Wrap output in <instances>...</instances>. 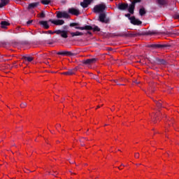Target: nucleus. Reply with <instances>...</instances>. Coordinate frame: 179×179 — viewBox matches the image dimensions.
Wrapping results in <instances>:
<instances>
[{
	"label": "nucleus",
	"instance_id": "ddd939ff",
	"mask_svg": "<svg viewBox=\"0 0 179 179\" xmlns=\"http://www.w3.org/2000/svg\"><path fill=\"white\" fill-rule=\"evenodd\" d=\"M126 36L127 37H140V36H143V34L141 32H132L127 34Z\"/></svg>",
	"mask_w": 179,
	"mask_h": 179
},
{
	"label": "nucleus",
	"instance_id": "f257e3e1",
	"mask_svg": "<svg viewBox=\"0 0 179 179\" xmlns=\"http://www.w3.org/2000/svg\"><path fill=\"white\" fill-rule=\"evenodd\" d=\"M70 27H74L77 30H90L92 27L90 25H85V27H80V24L79 22H71L69 24Z\"/></svg>",
	"mask_w": 179,
	"mask_h": 179
},
{
	"label": "nucleus",
	"instance_id": "4c0bfd02",
	"mask_svg": "<svg viewBox=\"0 0 179 179\" xmlns=\"http://www.w3.org/2000/svg\"><path fill=\"white\" fill-rule=\"evenodd\" d=\"M94 79H95V80H96V82H99V79L97 78V76H94Z\"/></svg>",
	"mask_w": 179,
	"mask_h": 179
},
{
	"label": "nucleus",
	"instance_id": "dca6fc26",
	"mask_svg": "<svg viewBox=\"0 0 179 179\" xmlns=\"http://www.w3.org/2000/svg\"><path fill=\"white\" fill-rule=\"evenodd\" d=\"M97 61L96 58H92V59H87L84 62V64L85 65H90V64H94Z\"/></svg>",
	"mask_w": 179,
	"mask_h": 179
},
{
	"label": "nucleus",
	"instance_id": "473e14b6",
	"mask_svg": "<svg viewBox=\"0 0 179 179\" xmlns=\"http://www.w3.org/2000/svg\"><path fill=\"white\" fill-rule=\"evenodd\" d=\"M124 16L125 17H128L129 20H131V18H132V17H131V13L125 14Z\"/></svg>",
	"mask_w": 179,
	"mask_h": 179
},
{
	"label": "nucleus",
	"instance_id": "ea45409f",
	"mask_svg": "<svg viewBox=\"0 0 179 179\" xmlns=\"http://www.w3.org/2000/svg\"><path fill=\"white\" fill-rule=\"evenodd\" d=\"M134 83H136V85H139L141 83V82L136 80H134Z\"/></svg>",
	"mask_w": 179,
	"mask_h": 179
},
{
	"label": "nucleus",
	"instance_id": "b1692460",
	"mask_svg": "<svg viewBox=\"0 0 179 179\" xmlns=\"http://www.w3.org/2000/svg\"><path fill=\"white\" fill-rule=\"evenodd\" d=\"M91 29L88 30H93V31H100V28L97 25H94V27L90 26Z\"/></svg>",
	"mask_w": 179,
	"mask_h": 179
},
{
	"label": "nucleus",
	"instance_id": "e433bc0d",
	"mask_svg": "<svg viewBox=\"0 0 179 179\" xmlns=\"http://www.w3.org/2000/svg\"><path fill=\"white\" fill-rule=\"evenodd\" d=\"M134 157H135L136 159H139V153H136L134 155Z\"/></svg>",
	"mask_w": 179,
	"mask_h": 179
},
{
	"label": "nucleus",
	"instance_id": "4be33fe9",
	"mask_svg": "<svg viewBox=\"0 0 179 179\" xmlns=\"http://www.w3.org/2000/svg\"><path fill=\"white\" fill-rule=\"evenodd\" d=\"M71 37H76V36H83V33L80 32V31H76V32H71Z\"/></svg>",
	"mask_w": 179,
	"mask_h": 179
},
{
	"label": "nucleus",
	"instance_id": "aec40b11",
	"mask_svg": "<svg viewBox=\"0 0 179 179\" xmlns=\"http://www.w3.org/2000/svg\"><path fill=\"white\" fill-rule=\"evenodd\" d=\"M10 2V0H1L0 8H3V6H6V5H8Z\"/></svg>",
	"mask_w": 179,
	"mask_h": 179
},
{
	"label": "nucleus",
	"instance_id": "a19ab883",
	"mask_svg": "<svg viewBox=\"0 0 179 179\" xmlns=\"http://www.w3.org/2000/svg\"><path fill=\"white\" fill-rule=\"evenodd\" d=\"M48 22H50L52 23V22H55V20H51V19H50V20H48Z\"/></svg>",
	"mask_w": 179,
	"mask_h": 179
},
{
	"label": "nucleus",
	"instance_id": "49530a36",
	"mask_svg": "<svg viewBox=\"0 0 179 179\" xmlns=\"http://www.w3.org/2000/svg\"><path fill=\"white\" fill-rule=\"evenodd\" d=\"M70 163H71V164H73L74 162H70Z\"/></svg>",
	"mask_w": 179,
	"mask_h": 179
},
{
	"label": "nucleus",
	"instance_id": "f3484780",
	"mask_svg": "<svg viewBox=\"0 0 179 179\" xmlns=\"http://www.w3.org/2000/svg\"><path fill=\"white\" fill-rule=\"evenodd\" d=\"M99 22H101V23H107L106 21V14L105 13H101L99 17Z\"/></svg>",
	"mask_w": 179,
	"mask_h": 179
},
{
	"label": "nucleus",
	"instance_id": "7c9ffc66",
	"mask_svg": "<svg viewBox=\"0 0 179 179\" xmlns=\"http://www.w3.org/2000/svg\"><path fill=\"white\" fill-rule=\"evenodd\" d=\"M40 17H41L42 19H44V17H45V13H44V11H42L40 14H39Z\"/></svg>",
	"mask_w": 179,
	"mask_h": 179
},
{
	"label": "nucleus",
	"instance_id": "6e6552de",
	"mask_svg": "<svg viewBox=\"0 0 179 179\" xmlns=\"http://www.w3.org/2000/svg\"><path fill=\"white\" fill-rule=\"evenodd\" d=\"M77 71H78V67H76L73 69H69L67 71L62 73V75H67L69 76H71L72 75H75Z\"/></svg>",
	"mask_w": 179,
	"mask_h": 179
},
{
	"label": "nucleus",
	"instance_id": "37998d69",
	"mask_svg": "<svg viewBox=\"0 0 179 179\" xmlns=\"http://www.w3.org/2000/svg\"><path fill=\"white\" fill-rule=\"evenodd\" d=\"M87 33V34H90V36H92V32H90V31H88Z\"/></svg>",
	"mask_w": 179,
	"mask_h": 179
},
{
	"label": "nucleus",
	"instance_id": "4468645a",
	"mask_svg": "<svg viewBox=\"0 0 179 179\" xmlns=\"http://www.w3.org/2000/svg\"><path fill=\"white\" fill-rule=\"evenodd\" d=\"M39 24L42 26L44 29L46 30H48L50 29V25L48 24V21H39Z\"/></svg>",
	"mask_w": 179,
	"mask_h": 179
},
{
	"label": "nucleus",
	"instance_id": "f704fd0d",
	"mask_svg": "<svg viewBox=\"0 0 179 179\" xmlns=\"http://www.w3.org/2000/svg\"><path fill=\"white\" fill-rule=\"evenodd\" d=\"M113 82H115V83H117V85H118L119 86H124V84H118V80H113Z\"/></svg>",
	"mask_w": 179,
	"mask_h": 179
},
{
	"label": "nucleus",
	"instance_id": "f8f14e48",
	"mask_svg": "<svg viewBox=\"0 0 179 179\" xmlns=\"http://www.w3.org/2000/svg\"><path fill=\"white\" fill-rule=\"evenodd\" d=\"M92 2H93V0H83V1L80 3V6L85 8H87V6L92 3Z\"/></svg>",
	"mask_w": 179,
	"mask_h": 179
},
{
	"label": "nucleus",
	"instance_id": "09e8293b",
	"mask_svg": "<svg viewBox=\"0 0 179 179\" xmlns=\"http://www.w3.org/2000/svg\"><path fill=\"white\" fill-rule=\"evenodd\" d=\"M85 141H89L87 138H85Z\"/></svg>",
	"mask_w": 179,
	"mask_h": 179
},
{
	"label": "nucleus",
	"instance_id": "79ce46f5",
	"mask_svg": "<svg viewBox=\"0 0 179 179\" xmlns=\"http://www.w3.org/2000/svg\"><path fill=\"white\" fill-rule=\"evenodd\" d=\"M175 17H176V19H179V15H176Z\"/></svg>",
	"mask_w": 179,
	"mask_h": 179
},
{
	"label": "nucleus",
	"instance_id": "cd10ccee",
	"mask_svg": "<svg viewBox=\"0 0 179 179\" xmlns=\"http://www.w3.org/2000/svg\"><path fill=\"white\" fill-rule=\"evenodd\" d=\"M165 34L170 37V36H171L172 34H177V32H176V31H166V32H165Z\"/></svg>",
	"mask_w": 179,
	"mask_h": 179
},
{
	"label": "nucleus",
	"instance_id": "c756f323",
	"mask_svg": "<svg viewBox=\"0 0 179 179\" xmlns=\"http://www.w3.org/2000/svg\"><path fill=\"white\" fill-rule=\"evenodd\" d=\"M21 108H24V107H27V103L22 102L20 105Z\"/></svg>",
	"mask_w": 179,
	"mask_h": 179
},
{
	"label": "nucleus",
	"instance_id": "5701e85b",
	"mask_svg": "<svg viewBox=\"0 0 179 179\" xmlns=\"http://www.w3.org/2000/svg\"><path fill=\"white\" fill-rule=\"evenodd\" d=\"M22 59H24V61H27V62H31V61H33L34 58L30 56H23Z\"/></svg>",
	"mask_w": 179,
	"mask_h": 179
},
{
	"label": "nucleus",
	"instance_id": "864d4df0",
	"mask_svg": "<svg viewBox=\"0 0 179 179\" xmlns=\"http://www.w3.org/2000/svg\"><path fill=\"white\" fill-rule=\"evenodd\" d=\"M119 170H121V168L118 167Z\"/></svg>",
	"mask_w": 179,
	"mask_h": 179
},
{
	"label": "nucleus",
	"instance_id": "1a4fd4ad",
	"mask_svg": "<svg viewBox=\"0 0 179 179\" xmlns=\"http://www.w3.org/2000/svg\"><path fill=\"white\" fill-rule=\"evenodd\" d=\"M69 13H71V15H74L75 16H79V15H80L79 10L75 8H69Z\"/></svg>",
	"mask_w": 179,
	"mask_h": 179
},
{
	"label": "nucleus",
	"instance_id": "2f4dec72",
	"mask_svg": "<svg viewBox=\"0 0 179 179\" xmlns=\"http://www.w3.org/2000/svg\"><path fill=\"white\" fill-rule=\"evenodd\" d=\"M155 102L156 103L157 107H158V108L162 107V103L158 102L157 101H155Z\"/></svg>",
	"mask_w": 179,
	"mask_h": 179
},
{
	"label": "nucleus",
	"instance_id": "c03bdc74",
	"mask_svg": "<svg viewBox=\"0 0 179 179\" xmlns=\"http://www.w3.org/2000/svg\"><path fill=\"white\" fill-rule=\"evenodd\" d=\"M154 90H150V93H153Z\"/></svg>",
	"mask_w": 179,
	"mask_h": 179
},
{
	"label": "nucleus",
	"instance_id": "7ed1b4c3",
	"mask_svg": "<svg viewBox=\"0 0 179 179\" xmlns=\"http://www.w3.org/2000/svg\"><path fill=\"white\" fill-rule=\"evenodd\" d=\"M150 48H155V49H160L163 50L164 48H167L169 47H171V45L169 44H152L148 45Z\"/></svg>",
	"mask_w": 179,
	"mask_h": 179
},
{
	"label": "nucleus",
	"instance_id": "3c124183",
	"mask_svg": "<svg viewBox=\"0 0 179 179\" xmlns=\"http://www.w3.org/2000/svg\"><path fill=\"white\" fill-rule=\"evenodd\" d=\"M55 52H56L55 50H54V51H53V53L55 54Z\"/></svg>",
	"mask_w": 179,
	"mask_h": 179
},
{
	"label": "nucleus",
	"instance_id": "5fc2aeb1",
	"mask_svg": "<svg viewBox=\"0 0 179 179\" xmlns=\"http://www.w3.org/2000/svg\"><path fill=\"white\" fill-rule=\"evenodd\" d=\"M43 33H47V31H45V32H43Z\"/></svg>",
	"mask_w": 179,
	"mask_h": 179
},
{
	"label": "nucleus",
	"instance_id": "72a5a7b5",
	"mask_svg": "<svg viewBox=\"0 0 179 179\" xmlns=\"http://www.w3.org/2000/svg\"><path fill=\"white\" fill-rule=\"evenodd\" d=\"M139 2H141V0H134V1L131 2V3L134 4L135 6V3H138Z\"/></svg>",
	"mask_w": 179,
	"mask_h": 179
},
{
	"label": "nucleus",
	"instance_id": "a211bd4d",
	"mask_svg": "<svg viewBox=\"0 0 179 179\" xmlns=\"http://www.w3.org/2000/svg\"><path fill=\"white\" fill-rule=\"evenodd\" d=\"M40 5V2L31 3L28 6V9H34V8H37Z\"/></svg>",
	"mask_w": 179,
	"mask_h": 179
},
{
	"label": "nucleus",
	"instance_id": "bb28decb",
	"mask_svg": "<svg viewBox=\"0 0 179 179\" xmlns=\"http://www.w3.org/2000/svg\"><path fill=\"white\" fill-rule=\"evenodd\" d=\"M41 3H43V5H50L51 3L50 0H41Z\"/></svg>",
	"mask_w": 179,
	"mask_h": 179
},
{
	"label": "nucleus",
	"instance_id": "58836bf2",
	"mask_svg": "<svg viewBox=\"0 0 179 179\" xmlns=\"http://www.w3.org/2000/svg\"><path fill=\"white\" fill-rule=\"evenodd\" d=\"M48 33H49V34H55V33H54V31L52 32V31H48Z\"/></svg>",
	"mask_w": 179,
	"mask_h": 179
},
{
	"label": "nucleus",
	"instance_id": "9b49d317",
	"mask_svg": "<svg viewBox=\"0 0 179 179\" xmlns=\"http://www.w3.org/2000/svg\"><path fill=\"white\" fill-rule=\"evenodd\" d=\"M156 3H157L159 8H162V6L169 4V0H156Z\"/></svg>",
	"mask_w": 179,
	"mask_h": 179
},
{
	"label": "nucleus",
	"instance_id": "f03ea898",
	"mask_svg": "<svg viewBox=\"0 0 179 179\" xmlns=\"http://www.w3.org/2000/svg\"><path fill=\"white\" fill-rule=\"evenodd\" d=\"M56 15L57 19H69L71 17V15L66 11H56Z\"/></svg>",
	"mask_w": 179,
	"mask_h": 179
},
{
	"label": "nucleus",
	"instance_id": "0eeeda50",
	"mask_svg": "<svg viewBox=\"0 0 179 179\" xmlns=\"http://www.w3.org/2000/svg\"><path fill=\"white\" fill-rule=\"evenodd\" d=\"M130 23L134 24V26H141V24H142V21L136 19L135 16H132L131 18H130Z\"/></svg>",
	"mask_w": 179,
	"mask_h": 179
},
{
	"label": "nucleus",
	"instance_id": "9d476101",
	"mask_svg": "<svg viewBox=\"0 0 179 179\" xmlns=\"http://www.w3.org/2000/svg\"><path fill=\"white\" fill-rule=\"evenodd\" d=\"M129 8V5L127 3H120L117 5V8L119 10H127V8Z\"/></svg>",
	"mask_w": 179,
	"mask_h": 179
},
{
	"label": "nucleus",
	"instance_id": "de8ad7c7",
	"mask_svg": "<svg viewBox=\"0 0 179 179\" xmlns=\"http://www.w3.org/2000/svg\"><path fill=\"white\" fill-rule=\"evenodd\" d=\"M57 127H61V124H57Z\"/></svg>",
	"mask_w": 179,
	"mask_h": 179
},
{
	"label": "nucleus",
	"instance_id": "2eb2a0df",
	"mask_svg": "<svg viewBox=\"0 0 179 179\" xmlns=\"http://www.w3.org/2000/svg\"><path fill=\"white\" fill-rule=\"evenodd\" d=\"M64 23L65 21H64V20H56L52 21V24H55V26H62Z\"/></svg>",
	"mask_w": 179,
	"mask_h": 179
},
{
	"label": "nucleus",
	"instance_id": "6ab92c4d",
	"mask_svg": "<svg viewBox=\"0 0 179 179\" xmlns=\"http://www.w3.org/2000/svg\"><path fill=\"white\" fill-rule=\"evenodd\" d=\"M128 12L131 13V15H134L135 10V5L132 4V3L129 6Z\"/></svg>",
	"mask_w": 179,
	"mask_h": 179
},
{
	"label": "nucleus",
	"instance_id": "412c9836",
	"mask_svg": "<svg viewBox=\"0 0 179 179\" xmlns=\"http://www.w3.org/2000/svg\"><path fill=\"white\" fill-rule=\"evenodd\" d=\"M0 24L1 29H6V27L10 26V23L8 22L7 21H1Z\"/></svg>",
	"mask_w": 179,
	"mask_h": 179
},
{
	"label": "nucleus",
	"instance_id": "c9c22d12",
	"mask_svg": "<svg viewBox=\"0 0 179 179\" xmlns=\"http://www.w3.org/2000/svg\"><path fill=\"white\" fill-rule=\"evenodd\" d=\"M31 23H33V20H29V21L27 22V26H30V24H31Z\"/></svg>",
	"mask_w": 179,
	"mask_h": 179
},
{
	"label": "nucleus",
	"instance_id": "8fccbe9b",
	"mask_svg": "<svg viewBox=\"0 0 179 179\" xmlns=\"http://www.w3.org/2000/svg\"><path fill=\"white\" fill-rule=\"evenodd\" d=\"M121 166H123V167H124V166H124V164H121Z\"/></svg>",
	"mask_w": 179,
	"mask_h": 179
},
{
	"label": "nucleus",
	"instance_id": "c85d7f7f",
	"mask_svg": "<svg viewBox=\"0 0 179 179\" xmlns=\"http://www.w3.org/2000/svg\"><path fill=\"white\" fill-rule=\"evenodd\" d=\"M157 117H159V113H155L154 116L152 117V122L156 124V120H157Z\"/></svg>",
	"mask_w": 179,
	"mask_h": 179
},
{
	"label": "nucleus",
	"instance_id": "393cba45",
	"mask_svg": "<svg viewBox=\"0 0 179 179\" xmlns=\"http://www.w3.org/2000/svg\"><path fill=\"white\" fill-rule=\"evenodd\" d=\"M157 62L159 64V65H166V60L163 59H157Z\"/></svg>",
	"mask_w": 179,
	"mask_h": 179
},
{
	"label": "nucleus",
	"instance_id": "4d7b16f0",
	"mask_svg": "<svg viewBox=\"0 0 179 179\" xmlns=\"http://www.w3.org/2000/svg\"><path fill=\"white\" fill-rule=\"evenodd\" d=\"M24 1H27V0H24Z\"/></svg>",
	"mask_w": 179,
	"mask_h": 179
},
{
	"label": "nucleus",
	"instance_id": "603ef678",
	"mask_svg": "<svg viewBox=\"0 0 179 179\" xmlns=\"http://www.w3.org/2000/svg\"><path fill=\"white\" fill-rule=\"evenodd\" d=\"M97 108H100V106H97Z\"/></svg>",
	"mask_w": 179,
	"mask_h": 179
},
{
	"label": "nucleus",
	"instance_id": "a878e982",
	"mask_svg": "<svg viewBox=\"0 0 179 179\" xmlns=\"http://www.w3.org/2000/svg\"><path fill=\"white\" fill-rule=\"evenodd\" d=\"M139 15L140 16H143L144 15H146V10H145V8H140Z\"/></svg>",
	"mask_w": 179,
	"mask_h": 179
},
{
	"label": "nucleus",
	"instance_id": "6e6d98bb",
	"mask_svg": "<svg viewBox=\"0 0 179 179\" xmlns=\"http://www.w3.org/2000/svg\"><path fill=\"white\" fill-rule=\"evenodd\" d=\"M52 176H55V174H52Z\"/></svg>",
	"mask_w": 179,
	"mask_h": 179
},
{
	"label": "nucleus",
	"instance_id": "a18cd8bd",
	"mask_svg": "<svg viewBox=\"0 0 179 179\" xmlns=\"http://www.w3.org/2000/svg\"><path fill=\"white\" fill-rule=\"evenodd\" d=\"M80 142H81V143H83V140H80Z\"/></svg>",
	"mask_w": 179,
	"mask_h": 179
},
{
	"label": "nucleus",
	"instance_id": "20e7f679",
	"mask_svg": "<svg viewBox=\"0 0 179 179\" xmlns=\"http://www.w3.org/2000/svg\"><path fill=\"white\" fill-rule=\"evenodd\" d=\"M105 10H106V5H103V4L96 5L94 7V13H100V12H104Z\"/></svg>",
	"mask_w": 179,
	"mask_h": 179
},
{
	"label": "nucleus",
	"instance_id": "423d86ee",
	"mask_svg": "<svg viewBox=\"0 0 179 179\" xmlns=\"http://www.w3.org/2000/svg\"><path fill=\"white\" fill-rule=\"evenodd\" d=\"M54 33H55V34H58L62 38H66L68 37V31H66V30L58 29V30L54 31Z\"/></svg>",
	"mask_w": 179,
	"mask_h": 179
},
{
	"label": "nucleus",
	"instance_id": "39448f33",
	"mask_svg": "<svg viewBox=\"0 0 179 179\" xmlns=\"http://www.w3.org/2000/svg\"><path fill=\"white\" fill-rule=\"evenodd\" d=\"M57 55H62V57H74L75 53L67 50H62L56 52Z\"/></svg>",
	"mask_w": 179,
	"mask_h": 179
}]
</instances>
